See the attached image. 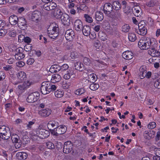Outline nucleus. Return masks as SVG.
I'll list each match as a JSON object with an SVG mask.
<instances>
[{"label":"nucleus","mask_w":160,"mask_h":160,"mask_svg":"<svg viewBox=\"0 0 160 160\" xmlns=\"http://www.w3.org/2000/svg\"><path fill=\"white\" fill-rule=\"evenodd\" d=\"M132 11L135 16L138 17L142 14V11L138 6H135L132 9Z\"/></svg>","instance_id":"17"},{"label":"nucleus","mask_w":160,"mask_h":160,"mask_svg":"<svg viewBox=\"0 0 160 160\" xmlns=\"http://www.w3.org/2000/svg\"><path fill=\"white\" fill-rule=\"evenodd\" d=\"M128 38L129 41L133 42L136 40L137 38L134 33H129Z\"/></svg>","instance_id":"40"},{"label":"nucleus","mask_w":160,"mask_h":160,"mask_svg":"<svg viewBox=\"0 0 160 160\" xmlns=\"http://www.w3.org/2000/svg\"><path fill=\"white\" fill-rule=\"evenodd\" d=\"M75 69L78 70L82 71L84 69V66L82 63L81 62H78L75 63L74 64Z\"/></svg>","instance_id":"29"},{"label":"nucleus","mask_w":160,"mask_h":160,"mask_svg":"<svg viewBox=\"0 0 160 160\" xmlns=\"http://www.w3.org/2000/svg\"><path fill=\"white\" fill-rule=\"evenodd\" d=\"M83 27L82 22L79 19L76 20L74 22V27L77 31L81 32Z\"/></svg>","instance_id":"16"},{"label":"nucleus","mask_w":160,"mask_h":160,"mask_svg":"<svg viewBox=\"0 0 160 160\" xmlns=\"http://www.w3.org/2000/svg\"><path fill=\"white\" fill-rule=\"evenodd\" d=\"M148 53L151 56L154 57H159L160 56V52L154 48H152L148 51Z\"/></svg>","instance_id":"21"},{"label":"nucleus","mask_w":160,"mask_h":160,"mask_svg":"<svg viewBox=\"0 0 160 160\" xmlns=\"http://www.w3.org/2000/svg\"><path fill=\"white\" fill-rule=\"evenodd\" d=\"M61 76L58 74H54L52 76L51 82L53 83L58 82L61 80Z\"/></svg>","instance_id":"28"},{"label":"nucleus","mask_w":160,"mask_h":160,"mask_svg":"<svg viewBox=\"0 0 160 160\" xmlns=\"http://www.w3.org/2000/svg\"><path fill=\"white\" fill-rule=\"evenodd\" d=\"M11 139L13 143L21 141L19 137L16 134H13L12 135Z\"/></svg>","instance_id":"36"},{"label":"nucleus","mask_w":160,"mask_h":160,"mask_svg":"<svg viewBox=\"0 0 160 160\" xmlns=\"http://www.w3.org/2000/svg\"><path fill=\"white\" fill-rule=\"evenodd\" d=\"M7 30L5 29H0V36H4L7 33Z\"/></svg>","instance_id":"55"},{"label":"nucleus","mask_w":160,"mask_h":160,"mask_svg":"<svg viewBox=\"0 0 160 160\" xmlns=\"http://www.w3.org/2000/svg\"><path fill=\"white\" fill-rule=\"evenodd\" d=\"M0 134L1 138L4 140L8 139L11 136L9 128L5 126H2L0 127Z\"/></svg>","instance_id":"3"},{"label":"nucleus","mask_w":160,"mask_h":160,"mask_svg":"<svg viewBox=\"0 0 160 160\" xmlns=\"http://www.w3.org/2000/svg\"><path fill=\"white\" fill-rule=\"evenodd\" d=\"M41 12L38 11H34L32 14L31 19L33 21L38 22L41 19Z\"/></svg>","instance_id":"11"},{"label":"nucleus","mask_w":160,"mask_h":160,"mask_svg":"<svg viewBox=\"0 0 160 160\" xmlns=\"http://www.w3.org/2000/svg\"><path fill=\"white\" fill-rule=\"evenodd\" d=\"M92 83H93L90 84L89 86L90 88L93 91L97 90L99 87V84L96 83H94V82Z\"/></svg>","instance_id":"42"},{"label":"nucleus","mask_w":160,"mask_h":160,"mask_svg":"<svg viewBox=\"0 0 160 160\" xmlns=\"http://www.w3.org/2000/svg\"><path fill=\"white\" fill-rule=\"evenodd\" d=\"M51 28L50 27H49L48 28V36L51 38H55L58 35V28L56 26L54 27H52V30H51Z\"/></svg>","instance_id":"4"},{"label":"nucleus","mask_w":160,"mask_h":160,"mask_svg":"<svg viewBox=\"0 0 160 160\" xmlns=\"http://www.w3.org/2000/svg\"><path fill=\"white\" fill-rule=\"evenodd\" d=\"M146 24L143 21H141L138 24V27L139 31L138 33V34L142 36L145 35L147 32V30L146 27Z\"/></svg>","instance_id":"5"},{"label":"nucleus","mask_w":160,"mask_h":160,"mask_svg":"<svg viewBox=\"0 0 160 160\" xmlns=\"http://www.w3.org/2000/svg\"><path fill=\"white\" fill-rule=\"evenodd\" d=\"M84 17L85 18L86 21L88 22L91 23L92 22L93 19L89 15L87 14L84 15Z\"/></svg>","instance_id":"47"},{"label":"nucleus","mask_w":160,"mask_h":160,"mask_svg":"<svg viewBox=\"0 0 160 160\" xmlns=\"http://www.w3.org/2000/svg\"><path fill=\"white\" fill-rule=\"evenodd\" d=\"M46 145L47 148L49 149H54L55 148L54 144L51 142H49L46 143Z\"/></svg>","instance_id":"49"},{"label":"nucleus","mask_w":160,"mask_h":160,"mask_svg":"<svg viewBox=\"0 0 160 160\" xmlns=\"http://www.w3.org/2000/svg\"><path fill=\"white\" fill-rule=\"evenodd\" d=\"M34 124V122L32 121H30L27 124V129H30L32 127V126Z\"/></svg>","instance_id":"62"},{"label":"nucleus","mask_w":160,"mask_h":160,"mask_svg":"<svg viewBox=\"0 0 160 160\" xmlns=\"http://www.w3.org/2000/svg\"><path fill=\"white\" fill-rule=\"evenodd\" d=\"M151 44L150 39L143 37L141 38L138 43V46L141 49L146 50L149 48Z\"/></svg>","instance_id":"2"},{"label":"nucleus","mask_w":160,"mask_h":160,"mask_svg":"<svg viewBox=\"0 0 160 160\" xmlns=\"http://www.w3.org/2000/svg\"><path fill=\"white\" fill-rule=\"evenodd\" d=\"M25 36L23 35H20L18 37V41L19 42H22L24 39Z\"/></svg>","instance_id":"59"},{"label":"nucleus","mask_w":160,"mask_h":160,"mask_svg":"<svg viewBox=\"0 0 160 160\" xmlns=\"http://www.w3.org/2000/svg\"><path fill=\"white\" fill-rule=\"evenodd\" d=\"M40 97V94L38 92H36L30 94L27 99L29 102H33L36 101Z\"/></svg>","instance_id":"6"},{"label":"nucleus","mask_w":160,"mask_h":160,"mask_svg":"<svg viewBox=\"0 0 160 160\" xmlns=\"http://www.w3.org/2000/svg\"><path fill=\"white\" fill-rule=\"evenodd\" d=\"M43 8L47 11L54 10L57 8V5L56 3L51 1L45 3L43 5Z\"/></svg>","instance_id":"8"},{"label":"nucleus","mask_w":160,"mask_h":160,"mask_svg":"<svg viewBox=\"0 0 160 160\" xmlns=\"http://www.w3.org/2000/svg\"><path fill=\"white\" fill-rule=\"evenodd\" d=\"M31 85V83L28 81L19 84L18 86V88L19 90L23 92L28 88Z\"/></svg>","instance_id":"15"},{"label":"nucleus","mask_w":160,"mask_h":160,"mask_svg":"<svg viewBox=\"0 0 160 160\" xmlns=\"http://www.w3.org/2000/svg\"><path fill=\"white\" fill-rule=\"evenodd\" d=\"M83 62L86 65L90 66L91 64V61L90 59L87 57H84L83 59Z\"/></svg>","instance_id":"46"},{"label":"nucleus","mask_w":160,"mask_h":160,"mask_svg":"<svg viewBox=\"0 0 160 160\" xmlns=\"http://www.w3.org/2000/svg\"><path fill=\"white\" fill-rule=\"evenodd\" d=\"M19 18L16 15H13L11 16L9 18V22L13 25H15L18 21Z\"/></svg>","instance_id":"23"},{"label":"nucleus","mask_w":160,"mask_h":160,"mask_svg":"<svg viewBox=\"0 0 160 160\" xmlns=\"http://www.w3.org/2000/svg\"><path fill=\"white\" fill-rule=\"evenodd\" d=\"M158 4V1L157 0H151L149 2H147L146 4L148 6L151 7H153L155 5Z\"/></svg>","instance_id":"39"},{"label":"nucleus","mask_w":160,"mask_h":160,"mask_svg":"<svg viewBox=\"0 0 160 160\" xmlns=\"http://www.w3.org/2000/svg\"><path fill=\"white\" fill-rule=\"evenodd\" d=\"M112 6L114 10L118 11L120 9L121 5L118 1H114L113 2Z\"/></svg>","instance_id":"33"},{"label":"nucleus","mask_w":160,"mask_h":160,"mask_svg":"<svg viewBox=\"0 0 160 160\" xmlns=\"http://www.w3.org/2000/svg\"><path fill=\"white\" fill-rule=\"evenodd\" d=\"M52 83L49 82H43L42 83L41 90L42 94H46L56 89L57 86Z\"/></svg>","instance_id":"1"},{"label":"nucleus","mask_w":160,"mask_h":160,"mask_svg":"<svg viewBox=\"0 0 160 160\" xmlns=\"http://www.w3.org/2000/svg\"><path fill=\"white\" fill-rule=\"evenodd\" d=\"M61 67L58 65H53L51 67L50 70L51 72H60Z\"/></svg>","instance_id":"32"},{"label":"nucleus","mask_w":160,"mask_h":160,"mask_svg":"<svg viewBox=\"0 0 160 160\" xmlns=\"http://www.w3.org/2000/svg\"><path fill=\"white\" fill-rule=\"evenodd\" d=\"M6 25L5 22L3 20H0V29H3Z\"/></svg>","instance_id":"58"},{"label":"nucleus","mask_w":160,"mask_h":160,"mask_svg":"<svg viewBox=\"0 0 160 160\" xmlns=\"http://www.w3.org/2000/svg\"><path fill=\"white\" fill-rule=\"evenodd\" d=\"M73 144L71 141H68L65 142L63 148V152L66 154L70 153L72 150Z\"/></svg>","instance_id":"7"},{"label":"nucleus","mask_w":160,"mask_h":160,"mask_svg":"<svg viewBox=\"0 0 160 160\" xmlns=\"http://www.w3.org/2000/svg\"><path fill=\"white\" fill-rule=\"evenodd\" d=\"M121 16V14L118 11L116 10L113 11L110 15V17L112 18L118 19Z\"/></svg>","instance_id":"31"},{"label":"nucleus","mask_w":160,"mask_h":160,"mask_svg":"<svg viewBox=\"0 0 160 160\" xmlns=\"http://www.w3.org/2000/svg\"><path fill=\"white\" fill-rule=\"evenodd\" d=\"M38 132V137L42 139L48 137L50 135L49 132L44 129H40Z\"/></svg>","instance_id":"14"},{"label":"nucleus","mask_w":160,"mask_h":160,"mask_svg":"<svg viewBox=\"0 0 160 160\" xmlns=\"http://www.w3.org/2000/svg\"><path fill=\"white\" fill-rule=\"evenodd\" d=\"M101 46V44L99 41L96 40L94 43V46L97 48H99Z\"/></svg>","instance_id":"56"},{"label":"nucleus","mask_w":160,"mask_h":160,"mask_svg":"<svg viewBox=\"0 0 160 160\" xmlns=\"http://www.w3.org/2000/svg\"><path fill=\"white\" fill-rule=\"evenodd\" d=\"M52 14L56 18H61L63 14L61 10L57 7L52 12Z\"/></svg>","instance_id":"18"},{"label":"nucleus","mask_w":160,"mask_h":160,"mask_svg":"<svg viewBox=\"0 0 160 160\" xmlns=\"http://www.w3.org/2000/svg\"><path fill=\"white\" fill-rule=\"evenodd\" d=\"M130 29V27L128 24H125L123 25L122 27V31L124 32H127L129 31Z\"/></svg>","instance_id":"45"},{"label":"nucleus","mask_w":160,"mask_h":160,"mask_svg":"<svg viewBox=\"0 0 160 160\" xmlns=\"http://www.w3.org/2000/svg\"><path fill=\"white\" fill-rule=\"evenodd\" d=\"M122 56L126 60H130L132 58L133 53L131 51H126L122 53Z\"/></svg>","instance_id":"22"},{"label":"nucleus","mask_w":160,"mask_h":160,"mask_svg":"<svg viewBox=\"0 0 160 160\" xmlns=\"http://www.w3.org/2000/svg\"><path fill=\"white\" fill-rule=\"evenodd\" d=\"M27 63L28 65H31L34 62V59L32 58H30L29 59H28L27 61Z\"/></svg>","instance_id":"63"},{"label":"nucleus","mask_w":160,"mask_h":160,"mask_svg":"<svg viewBox=\"0 0 160 160\" xmlns=\"http://www.w3.org/2000/svg\"><path fill=\"white\" fill-rule=\"evenodd\" d=\"M62 22L64 25L68 26L70 24V19L69 16L66 13L63 14L61 18Z\"/></svg>","instance_id":"12"},{"label":"nucleus","mask_w":160,"mask_h":160,"mask_svg":"<svg viewBox=\"0 0 160 160\" xmlns=\"http://www.w3.org/2000/svg\"><path fill=\"white\" fill-rule=\"evenodd\" d=\"M17 78L22 82L26 78V75L23 71H20L17 74Z\"/></svg>","instance_id":"27"},{"label":"nucleus","mask_w":160,"mask_h":160,"mask_svg":"<svg viewBox=\"0 0 160 160\" xmlns=\"http://www.w3.org/2000/svg\"><path fill=\"white\" fill-rule=\"evenodd\" d=\"M15 57L16 59L19 60L25 57V55L22 53H16Z\"/></svg>","instance_id":"41"},{"label":"nucleus","mask_w":160,"mask_h":160,"mask_svg":"<svg viewBox=\"0 0 160 160\" xmlns=\"http://www.w3.org/2000/svg\"><path fill=\"white\" fill-rule=\"evenodd\" d=\"M82 31L84 35L87 36L90 33V27L87 25H84L82 28Z\"/></svg>","instance_id":"26"},{"label":"nucleus","mask_w":160,"mask_h":160,"mask_svg":"<svg viewBox=\"0 0 160 160\" xmlns=\"http://www.w3.org/2000/svg\"><path fill=\"white\" fill-rule=\"evenodd\" d=\"M52 111L50 109L48 108L45 109H42L40 110L38 113L42 117H47L49 116L51 113Z\"/></svg>","instance_id":"20"},{"label":"nucleus","mask_w":160,"mask_h":160,"mask_svg":"<svg viewBox=\"0 0 160 160\" xmlns=\"http://www.w3.org/2000/svg\"><path fill=\"white\" fill-rule=\"evenodd\" d=\"M98 36L101 40L105 41L107 39L106 34L102 31H100L98 33Z\"/></svg>","instance_id":"37"},{"label":"nucleus","mask_w":160,"mask_h":160,"mask_svg":"<svg viewBox=\"0 0 160 160\" xmlns=\"http://www.w3.org/2000/svg\"><path fill=\"white\" fill-rule=\"evenodd\" d=\"M9 34L10 37H14L16 36V33L15 31L12 30L9 32Z\"/></svg>","instance_id":"60"},{"label":"nucleus","mask_w":160,"mask_h":160,"mask_svg":"<svg viewBox=\"0 0 160 160\" xmlns=\"http://www.w3.org/2000/svg\"><path fill=\"white\" fill-rule=\"evenodd\" d=\"M62 74L63 75L64 78L66 80L69 79L72 75L71 71L69 70H68L66 72L62 73Z\"/></svg>","instance_id":"34"},{"label":"nucleus","mask_w":160,"mask_h":160,"mask_svg":"<svg viewBox=\"0 0 160 160\" xmlns=\"http://www.w3.org/2000/svg\"><path fill=\"white\" fill-rule=\"evenodd\" d=\"M14 145L15 147L16 148H19L21 146V141L18 142H15Z\"/></svg>","instance_id":"64"},{"label":"nucleus","mask_w":160,"mask_h":160,"mask_svg":"<svg viewBox=\"0 0 160 160\" xmlns=\"http://www.w3.org/2000/svg\"><path fill=\"white\" fill-rule=\"evenodd\" d=\"M66 130L67 128L65 125H61L56 128V133L58 134H63L66 132Z\"/></svg>","instance_id":"24"},{"label":"nucleus","mask_w":160,"mask_h":160,"mask_svg":"<svg viewBox=\"0 0 160 160\" xmlns=\"http://www.w3.org/2000/svg\"><path fill=\"white\" fill-rule=\"evenodd\" d=\"M24 49L25 51L28 52L32 49V46L31 44H28L24 46Z\"/></svg>","instance_id":"52"},{"label":"nucleus","mask_w":160,"mask_h":160,"mask_svg":"<svg viewBox=\"0 0 160 160\" xmlns=\"http://www.w3.org/2000/svg\"><path fill=\"white\" fill-rule=\"evenodd\" d=\"M123 8L124 9V11L126 14H128L130 12L131 10L128 7H127L126 5H123Z\"/></svg>","instance_id":"54"},{"label":"nucleus","mask_w":160,"mask_h":160,"mask_svg":"<svg viewBox=\"0 0 160 160\" xmlns=\"http://www.w3.org/2000/svg\"><path fill=\"white\" fill-rule=\"evenodd\" d=\"M4 70L6 71H11L12 70V68L11 66L7 65L3 67Z\"/></svg>","instance_id":"57"},{"label":"nucleus","mask_w":160,"mask_h":160,"mask_svg":"<svg viewBox=\"0 0 160 160\" xmlns=\"http://www.w3.org/2000/svg\"><path fill=\"white\" fill-rule=\"evenodd\" d=\"M84 92L85 90L84 89L82 88H79L75 91V93L77 95H79L83 93Z\"/></svg>","instance_id":"48"},{"label":"nucleus","mask_w":160,"mask_h":160,"mask_svg":"<svg viewBox=\"0 0 160 160\" xmlns=\"http://www.w3.org/2000/svg\"><path fill=\"white\" fill-rule=\"evenodd\" d=\"M64 94V92L60 90H58L54 92V94L58 98L62 97Z\"/></svg>","instance_id":"38"},{"label":"nucleus","mask_w":160,"mask_h":160,"mask_svg":"<svg viewBox=\"0 0 160 160\" xmlns=\"http://www.w3.org/2000/svg\"><path fill=\"white\" fill-rule=\"evenodd\" d=\"M16 156L17 158L19 160H24L27 158L28 155L26 152H19L16 154Z\"/></svg>","instance_id":"25"},{"label":"nucleus","mask_w":160,"mask_h":160,"mask_svg":"<svg viewBox=\"0 0 160 160\" xmlns=\"http://www.w3.org/2000/svg\"><path fill=\"white\" fill-rule=\"evenodd\" d=\"M140 77L141 79L145 77L147 75V71L146 70L142 69L140 72Z\"/></svg>","instance_id":"43"},{"label":"nucleus","mask_w":160,"mask_h":160,"mask_svg":"<svg viewBox=\"0 0 160 160\" xmlns=\"http://www.w3.org/2000/svg\"><path fill=\"white\" fill-rule=\"evenodd\" d=\"M69 68L68 65L66 64H64L61 67L60 72L62 73L66 72Z\"/></svg>","instance_id":"44"},{"label":"nucleus","mask_w":160,"mask_h":160,"mask_svg":"<svg viewBox=\"0 0 160 160\" xmlns=\"http://www.w3.org/2000/svg\"><path fill=\"white\" fill-rule=\"evenodd\" d=\"M97 77L96 75L94 73H92L88 76V81L92 82H94L96 80Z\"/></svg>","instance_id":"35"},{"label":"nucleus","mask_w":160,"mask_h":160,"mask_svg":"<svg viewBox=\"0 0 160 160\" xmlns=\"http://www.w3.org/2000/svg\"><path fill=\"white\" fill-rule=\"evenodd\" d=\"M155 134V132L152 130H150L149 131H145L144 132L143 136L145 138L149 140L153 138Z\"/></svg>","instance_id":"19"},{"label":"nucleus","mask_w":160,"mask_h":160,"mask_svg":"<svg viewBox=\"0 0 160 160\" xmlns=\"http://www.w3.org/2000/svg\"><path fill=\"white\" fill-rule=\"evenodd\" d=\"M156 123L155 122H150L148 125V128L150 129H152L156 127Z\"/></svg>","instance_id":"50"},{"label":"nucleus","mask_w":160,"mask_h":160,"mask_svg":"<svg viewBox=\"0 0 160 160\" xmlns=\"http://www.w3.org/2000/svg\"><path fill=\"white\" fill-rule=\"evenodd\" d=\"M89 35V37L91 39H95L96 37V34L94 32H90V33Z\"/></svg>","instance_id":"61"},{"label":"nucleus","mask_w":160,"mask_h":160,"mask_svg":"<svg viewBox=\"0 0 160 160\" xmlns=\"http://www.w3.org/2000/svg\"><path fill=\"white\" fill-rule=\"evenodd\" d=\"M65 36L67 40L72 41L75 38L74 31L72 29L67 30L65 32Z\"/></svg>","instance_id":"9"},{"label":"nucleus","mask_w":160,"mask_h":160,"mask_svg":"<svg viewBox=\"0 0 160 160\" xmlns=\"http://www.w3.org/2000/svg\"><path fill=\"white\" fill-rule=\"evenodd\" d=\"M154 86L158 89H160V78L155 82Z\"/></svg>","instance_id":"51"},{"label":"nucleus","mask_w":160,"mask_h":160,"mask_svg":"<svg viewBox=\"0 0 160 160\" xmlns=\"http://www.w3.org/2000/svg\"><path fill=\"white\" fill-rule=\"evenodd\" d=\"M5 73L2 71H0V81H3L5 78Z\"/></svg>","instance_id":"53"},{"label":"nucleus","mask_w":160,"mask_h":160,"mask_svg":"<svg viewBox=\"0 0 160 160\" xmlns=\"http://www.w3.org/2000/svg\"><path fill=\"white\" fill-rule=\"evenodd\" d=\"M103 10L105 14L110 15L113 11V6L110 3H106L103 6Z\"/></svg>","instance_id":"10"},{"label":"nucleus","mask_w":160,"mask_h":160,"mask_svg":"<svg viewBox=\"0 0 160 160\" xmlns=\"http://www.w3.org/2000/svg\"><path fill=\"white\" fill-rule=\"evenodd\" d=\"M104 18L103 13L100 11H97L95 13V18L98 21H102Z\"/></svg>","instance_id":"30"},{"label":"nucleus","mask_w":160,"mask_h":160,"mask_svg":"<svg viewBox=\"0 0 160 160\" xmlns=\"http://www.w3.org/2000/svg\"><path fill=\"white\" fill-rule=\"evenodd\" d=\"M18 23V27L22 29H24L27 27L26 20L24 17H19Z\"/></svg>","instance_id":"13"}]
</instances>
